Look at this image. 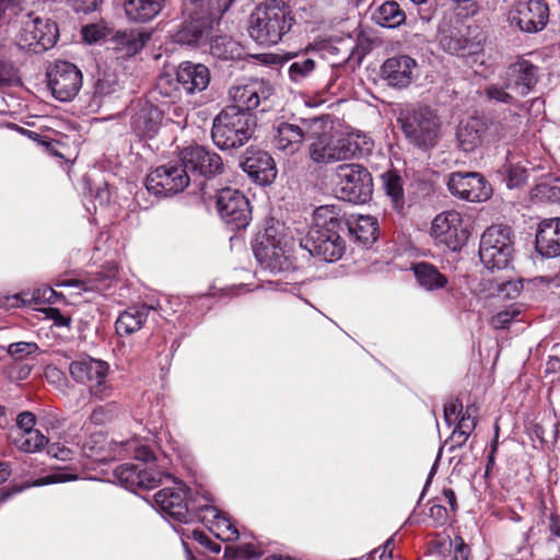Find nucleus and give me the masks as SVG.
Returning <instances> with one entry per match:
<instances>
[{"instance_id": "b1692460", "label": "nucleus", "mask_w": 560, "mask_h": 560, "mask_svg": "<svg viewBox=\"0 0 560 560\" xmlns=\"http://www.w3.org/2000/svg\"><path fill=\"white\" fill-rule=\"evenodd\" d=\"M323 131L320 128H316L315 131H318L312 139H316L310 145V158L315 163L328 164L338 161H343L346 159L345 151L347 149L343 148V143L341 138L336 140L331 139L327 136V121L325 120V127H323Z\"/></svg>"}, {"instance_id": "a19ab883", "label": "nucleus", "mask_w": 560, "mask_h": 560, "mask_svg": "<svg viewBox=\"0 0 560 560\" xmlns=\"http://www.w3.org/2000/svg\"><path fill=\"white\" fill-rule=\"evenodd\" d=\"M343 148L347 149L345 151L346 159H351L354 156H365L369 155L374 147V142L371 137L363 132H351L347 137H341Z\"/></svg>"}, {"instance_id": "c85d7f7f", "label": "nucleus", "mask_w": 560, "mask_h": 560, "mask_svg": "<svg viewBox=\"0 0 560 560\" xmlns=\"http://www.w3.org/2000/svg\"><path fill=\"white\" fill-rule=\"evenodd\" d=\"M536 248L548 258L560 256V218L546 219L539 223Z\"/></svg>"}, {"instance_id": "13d9d810", "label": "nucleus", "mask_w": 560, "mask_h": 560, "mask_svg": "<svg viewBox=\"0 0 560 560\" xmlns=\"http://www.w3.org/2000/svg\"><path fill=\"white\" fill-rule=\"evenodd\" d=\"M47 454L54 458L67 462L73 458L74 452L61 443H51L47 447Z\"/></svg>"}, {"instance_id": "20e7f679", "label": "nucleus", "mask_w": 560, "mask_h": 560, "mask_svg": "<svg viewBox=\"0 0 560 560\" xmlns=\"http://www.w3.org/2000/svg\"><path fill=\"white\" fill-rule=\"evenodd\" d=\"M256 118L252 113L225 107L213 119L211 138L221 150L243 147L253 136Z\"/></svg>"}, {"instance_id": "37998d69", "label": "nucleus", "mask_w": 560, "mask_h": 560, "mask_svg": "<svg viewBox=\"0 0 560 560\" xmlns=\"http://www.w3.org/2000/svg\"><path fill=\"white\" fill-rule=\"evenodd\" d=\"M326 51L331 55L342 52L340 59L332 60L334 66L347 62L351 59L360 63L364 56V54L358 47L351 45L350 42H341L340 47L330 45L326 48Z\"/></svg>"}, {"instance_id": "39448f33", "label": "nucleus", "mask_w": 560, "mask_h": 560, "mask_svg": "<svg viewBox=\"0 0 560 560\" xmlns=\"http://www.w3.org/2000/svg\"><path fill=\"white\" fill-rule=\"evenodd\" d=\"M472 28L464 23L455 25H443L439 31V46L450 55L463 58L470 68L485 63V52L481 39L474 33Z\"/></svg>"}, {"instance_id": "4d7b16f0", "label": "nucleus", "mask_w": 560, "mask_h": 560, "mask_svg": "<svg viewBox=\"0 0 560 560\" xmlns=\"http://www.w3.org/2000/svg\"><path fill=\"white\" fill-rule=\"evenodd\" d=\"M497 294L494 295L495 299L502 300L504 298L514 299L516 298L522 289V282H497Z\"/></svg>"}, {"instance_id": "c9c22d12", "label": "nucleus", "mask_w": 560, "mask_h": 560, "mask_svg": "<svg viewBox=\"0 0 560 560\" xmlns=\"http://www.w3.org/2000/svg\"><path fill=\"white\" fill-rule=\"evenodd\" d=\"M209 49L213 57L222 60H241L245 54L244 47L226 35L212 38Z\"/></svg>"}, {"instance_id": "dca6fc26", "label": "nucleus", "mask_w": 560, "mask_h": 560, "mask_svg": "<svg viewBox=\"0 0 560 560\" xmlns=\"http://www.w3.org/2000/svg\"><path fill=\"white\" fill-rule=\"evenodd\" d=\"M431 234L438 243L453 252L460 249L469 237L462 214L455 210L438 214L432 222Z\"/></svg>"}, {"instance_id": "8fccbe9b", "label": "nucleus", "mask_w": 560, "mask_h": 560, "mask_svg": "<svg viewBox=\"0 0 560 560\" xmlns=\"http://www.w3.org/2000/svg\"><path fill=\"white\" fill-rule=\"evenodd\" d=\"M120 411V406L116 401H110L106 405L100 406L95 408L90 419L95 424H103L109 420H112L114 417H116Z\"/></svg>"}, {"instance_id": "bb28decb", "label": "nucleus", "mask_w": 560, "mask_h": 560, "mask_svg": "<svg viewBox=\"0 0 560 560\" xmlns=\"http://www.w3.org/2000/svg\"><path fill=\"white\" fill-rule=\"evenodd\" d=\"M211 21L206 15L190 13L189 21H185L182 27L173 34L175 43L182 45H200L210 34Z\"/></svg>"}, {"instance_id": "412c9836", "label": "nucleus", "mask_w": 560, "mask_h": 560, "mask_svg": "<svg viewBox=\"0 0 560 560\" xmlns=\"http://www.w3.org/2000/svg\"><path fill=\"white\" fill-rule=\"evenodd\" d=\"M506 89L520 97L532 93L539 80V69L525 58H518L505 70Z\"/></svg>"}, {"instance_id": "6ab92c4d", "label": "nucleus", "mask_w": 560, "mask_h": 560, "mask_svg": "<svg viewBox=\"0 0 560 560\" xmlns=\"http://www.w3.org/2000/svg\"><path fill=\"white\" fill-rule=\"evenodd\" d=\"M217 208L220 217L234 229L248 225L250 220L249 202L236 189L224 188L217 196Z\"/></svg>"}, {"instance_id": "338daca9", "label": "nucleus", "mask_w": 560, "mask_h": 560, "mask_svg": "<svg viewBox=\"0 0 560 560\" xmlns=\"http://www.w3.org/2000/svg\"><path fill=\"white\" fill-rule=\"evenodd\" d=\"M234 557L240 559H252L257 558L260 551L253 544H244L236 546L233 549Z\"/></svg>"}, {"instance_id": "4be33fe9", "label": "nucleus", "mask_w": 560, "mask_h": 560, "mask_svg": "<svg viewBox=\"0 0 560 560\" xmlns=\"http://www.w3.org/2000/svg\"><path fill=\"white\" fill-rule=\"evenodd\" d=\"M229 94L233 101L230 107L250 113L271 96L272 88L262 80H255L245 85L232 86Z\"/></svg>"}, {"instance_id": "052dcab7", "label": "nucleus", "mask_w": 560, "mask_h": 560, "mask_svg": "<svg viewBox=\"0 0 560 560\" xmlns=\"http://www.w3.org/2000/svg\"><path fill=\"white\" fill-rule=\"evenodd\" d=\"M455 424L456 429L470 435L477 424L476 417L474 416V412H471V409L467 408Z\"/></svg>"}, {"instance_id": "58836bf2", "label": "nucleus", "mask_w": 560, "mask_h": 560, "mask_svg": "<svg viewBox=\"0 0 560 560\" xmlns=\"http://www.w3.org/2000/svg\"><path fill=\"white\" fill-rule=\"evenodd\" d=\"M373 20L383 27L394 28L405 22L406 14L396 1H385L374 11Z\"/></svg>"}, {"instance_id": "a878e982", "label": "nucleus", "mask_w": 560, "mask_h": 560, "mask_svg": "<svg viewBox=\"0 0 560 560\" xmlns=\"http://www.w3.org/2000/svg\"><path fill=\"white\" fill-rule=\"evenodd\" d=\"M202 504L199 505L200 518L208 528L221 540L233 541L240 537L238 529L215 506L209 505V498L206 494L201 495Z\"/></svg>"}, {"instance_id": "1a4fd4ad", "label": "nucleus", "mask_w": 560, "mask_h": 560, "mask_svg": "<svg viewBox=\"0 0 560 560\" xmlns=\"http://www.w3.org/2000/svg\"><path fill=\"white\" fill-rule=\"evenodd\" d=\"M285 246L280 228L271 224L258 233L253 250L261 268L278 273L290 267Z\"/></svg>"}, {"instance_id": "aec40b11", "label": "nucleus", "mask_w": 560, "mask_h": 560, "mask_svg": "<svg viewBox=\"0 0 560 560\" xmlns=\"http://www.w3.org/2000/svg\"><path fill=\"white\" fill-rule=\"evenodd\" d=\"M184 166L191 176L213 177L223 172L221 156L201 145H190L180 152Z\"/></svg>"}, {"instance_id": "6e6552de", "label": "nucleus", "mask_w": 560, "mask_h": 560, "mask_svg": "<svg viewBox=\"0 0 560 560\" xmlns=\"http://www.w3.org/2000/svg\"><path fill=\"white\" fill-rule=\"evenodd\" d=\"M18 44L21 48L35 54L52 48L59 37L56 22L35 12H24L19 19Z\"/></svg>"}, {"instance_id": "a211bd4d", "label": "nucleus", "mask_w": 560, "mask_h": 560, "mask_svg": "<svg viewBox=\"0 0 560 560\" xmlns=\"http://www.w3.org/2000/svg\"><path fill=\"white\" fill-rule=\"evenodd\" d=\"M450 192L463 200L482 202L492 195L491 185L476 172H454L448 176Z\"/></svg>"}, {"instance_id": "4c0bfd02", "label": "nucleus", "mask_w": 560, "mask_h": 560, "mask_svg": "<svg viewBox=\"0 0 560 560\" xmlns=\"http://www.w3.org/2000/svg\"><path fill=\"white\" fill-rule=\"evenodd\" d=\"M383 189L386 196L392 200L396 209H400L405 203L404 178L396 170H389L381 175Z\"/></svg>"}, {"instance_id": "c03bdc74", "label": "nucleus", "mask_w": 560, "mask_h": 560, "mask_svg": "<svg viewBox=\"0 0 560 560\" xmlns=\"http://www.w3.org/2000/svg\"><path fill=\"white\" fill-rule=\"evenodd\" d=\"M18 81V70L8 58L4 47L0 45V88L12 85Z\"/></svg>"}, {"instance_id": "9d476101", "label": "nucleus", "mask_w": 560, "mask_h": 560, "mask_svg": "<svg viewBox=\"0 0 560 560\" xmlns=\"http://www.w3.org/2000/svg\"><path fill=\"white\" fill-rule=\"evenodd\" d=\"M338 197L353 203H364L373 192V180L369 171L359 164H341L335 172Z\"/></svg>"}, {"instance_id": "f704fd0d", "label": "nucleus", "mask_w": 560, "mask_h": 560, "mask_svg": "<svg viewBox=\"0 0 560 560\" xmlns=\"http://www.w3.org/2000/svg\"><path fill=\"white\" fill-rule=\"evenodd\" d=\"M55 296V291L48 285L36 289L33 292H21L10 296H5L3 306L7 308L30 306L38 307L44 303H49Z\"/></svg>"}, {"instance_id": "ea45409f", "label": "nucleus", "mask_w": 560, "mask_h": 560, "mask_svg": "<svg viewBox=\"0 0 560 560\" xmlns=\"http://www.w3.org/2000/svg\"><path fill=\"white\" fill-rule=\"evenodd\" d=\"M12 443L22 452L34 453L40 451L48 443V439L39 431H12Z\"/></svg>"}, {"instance_id": "393cba45", "label": "nucleus", "mask_w": 560, "mask_h": 560, "mask_svg": "<svg viewBox=\"0 0 560 560\" xmlns=\"http://www.w3.org/2000/svg\"><path fill=\"white\" fill-rule=\"evenodd\" d=\"M210 71L202 63L182 62L176 70V83L187 96L205 91L210 83Z\"/></svg>"}, {"instance_id": "7c9ffc66", "label": "nucleus", "mask_w": 560, "mask_h": 560, "mask_svg": "<svg viewBox=\"0 0 560 560\" xmlns=\"http://www.w3.org/2000/svg\"><path fill=\"white\" fill-rule=\"evenodd\" d=\"M150 37V33L142 31H119L110 39L112 48L119 54V57H133L143 49Z\"/></svg>"}, {"instance_id": "09e8293b", "label": "nucleus", "mask_w": 560, "mask_h": 560, "mask_svg": "<svg viewBox=\"0 0 560 560\" xmlns=\"http://www.w3.org/2000/svg\"><path fill=\"white\" fill-rule=\"evenodd\" d=\"M112 33V28L105 22L88 24L82 27V38L88 44L98 43Z\"/></svg>"}, {"instance_id": "79ce46f5", "label": "nucleus", "mask_w": 560, "mask_h": 560, "mask_svg": "<svg viewBox=\"0 0 560 560\" xmlns=\"http://www.w3.org/2000/svg\"><path fill=\"white\" fill-rule=\"evenodd\" d=\"M293 57L296 59L289 67V77L291 81L301 83L313 73L316 68V61L306 55H291V58Z\"/></svg>"}, {"instance_id": "f03ea898", "label": "nucleus", "mask_w": 560, "mask_h": 560, "mask_svg": "<svg viewBox=\"0 0 560 560\" xmlns=\"http://www.w3.org/2000/svg\"><path fill=\"white\" fill-rule=\"evenodd\" d=\"M295 16L283 0H265L257 4L248 18V34L259 45L273 46L290 33Z\"/></svg>"}, {"instance_id": "de8ad7c7", "label": "nucleus", "mask_w": 560, "mask_h": 560, "mask_svg": "<svg viewBox=\"0 0 560 560\" xmlns=\"http://www.w3.org/2000/svg\"><path fill=\"white\" fill-rule=\"evenodd\" d=\"M485 94L488 100L504 104H515L518 100L517 95H515L512 91L506 89V80H504V85H500L497 83L489 84L485 89Z\"/></svg>"}, {"instance_id": "7ed1b4c3", "label": "nucleus", "mask_w": 560, "mask_h": 560, "mask_svg": "<svg viewBox=\"0 0 560 560\" xmlns=\"http://www.w3.org/2000/svg\"><path fill=\"white\" fill-rule=\"evenodd\" d=\"M120 448L124 456L139 460L137 464H121L115 469L114 475L122 487L136 491L159 486L163 474L150 463L153 459V454L148 446L141 444L138 439H131L121 442Z\"/></svg>"}, {"instance_id": "864d4df0", "label": "nucleus", "mask_w": 560, "mask_h": 560, "mask_svg": "<svg viewBox=\"0 0 560 560\" xmlns=\"http://www.w3.org/2000/svg\"><path fill=\"white\" fill-rule=\"evenodd\" d=\"M105 444V436L103 433L92 434L83 444V453L85 456L95 458L96 460H103L104 457H100Z\"/></svg>"}, {"instance_id": "72a5a7b5", "label": "nucleus", "mask_w": 560, "mask_h": 560, "mask_svg": "<svg viewBox=\"0 0 560 560\" xmlns=\"http://www.w3.org/2000/svg\"><path fill=\"white\" fill-rule=\"evenodd\" d=\"M165 0H126L124 11L133 23L152 21L163 9Z\"/></svg>"}, {"instance_id": "a18cd8bd", "label": "nucleus", "mask_w": 560, "mask_h": 560, "mask_svg": "<svg viewBox=\"0 0 560 560\" xmlns=\"http://www.w3.org/2000/svg\"><path fill=\"white\" fill-rule=\"evenodd\" d=\"M156 91L160 95L168 97L172 102L180 100L184 94L179 84L176 83V75L173 78L170 74H164L159 78Z\"/></svg>"}, {"instance_id": "69168bd1", "label": "nucleus", "mask_w": 560, "mask_h": 560, "mask_svg": "<svg viewBox=\"0 0 560 560\" xmlns=\"http://www.w3.org/2000/svg\"><path fill=\"white\" fill-rule=\"evenodd\" d=\"M254 58L262 65L279 66L291 59V55H279V54H259Z\"/></svg>"}, {"instance_id": "3c124183", "label": "nucleus", "mask_w": 560, "mask_h": 560, "mask_svg": "<svg viewBox=\"0 0 560 560\" xmlns=\"http://www.w3.org/2000/svg\"><path fill=\"white\" fill-rule=\"evenodd\" d=\"M521 313V307L516 304L509 305L505 310L498 312L490 319V325L494 329L508 328L509 324Z\"/></svg>"}, {"instance_id": "0e129e2a", "label": "nucleus", "mask_w": 560, "mask_h": 560, "mask_svg": "<svg viewBox=\"0 0 560 560\" xmlns=\"http://www.w3.org/2000/svg\"><path fill=\"white\" fill-rule=\"evenodd\" d=\"M36 423L35 415L30 411L21 412L16 417V429L13 431H33Z\"/></svg>"}, {"instance_id": "774afa93", "label": "nucleus", "mask_w": 560, "mask_h": 560, "mask_svg": "<svg viewBox=\"0 0 560 560\" xmlns=\"http://www.w3.org/2000/svg\"><path fill=\"white\" fill-rule=\"evenodd\" d=\"M430 517L438 524L443 525L447 521L448 512L445 506L441 504H433L430 510Z\"/></svg>"}, {"instance_id": "4468645a", "label": "nucleus", "mask_w": 560, "mask_h": 560, "mask_svg": "<svg viewBox=\"0 0 560 560\" xmlns=\"http://www.w3.org/2000/svg\"><path fill=\"white\" fill-rule=\"evenodd\" d=\"M325 127V119L316 117L304 119L301 124L282 121L275 127L273 147L284 155H293L298 152L305 139H312L318 131L316 128Z\"/></svg>"}, {"instance_id": "f3484780", "label": "nucleus", "mask_w": 560, "mask_h": 560, "mask_svg": "<svg viewBox=\"0 0 560 560\" xmlns=\"http://www.w3.org/2000/svg\"><path fill=\"white\" fill-rule=\"evenodd\" d=\"M511 26L525 33L542 31L549 20V8L545 0H528L517 2L509 12Z\"/></svg>"}, {"instance_id": "5fc2aeb1", "label": "nucleus", "mask_w": 560, "mask_h": 560, "mask_svg": "<svg viewBox=\"0 0 560 560\" xmlns=\"http://www.w3.org/2000/svg\"><path fill=\"white\" fill-rule=\"evenodd\" d=\"M37 350V343L26 341L13 342L7 347V352L16 360H21L30 354H33Z\"/></svg>"}, {"instance_id": "ddd939ff", "label": "nucleus", "mask_w": 560, "mask_h": 560, "mask_svg": "<svg viewBox=\"0 0 560 560\" xmlns=\"http://www.w3.org/2000/svg\"><path fill=\"white\" fill-rule=\"evenodd\" d=\"M190 183V175L179 156L177 161L154 168L145 179L147 190L156 197H168L183 191Z\"/></svg>"}, {"instance_id": "5701e85b", "label": "nucleus", "mask_w": 560, "mask_h": 560, "mask_svg": "<svg viewBox=\"0 0 560 560\" xmlns=\"http://www.w3.org/2000/svg\"><path fill=\"white\" fill-rule=\"evenodd\" d=\"M418 69L417 61L407 56L399 55L385 60L381 72L388 85L404 89L411 84Z\"/></svg>"}, {"instance_id": "9b49d317", "label": "nucleus", "mask_w": 560, "mask_h": 560, "mask_svg": "<svg viewBox=\"0 0 560 560\" xmlns=\"http://www.w3.org/2000/svg\"><path fill=\"white\" fill-rule=\"evenodd\" d=\"M401 127L411 143L422 149H430L438 142L441 122L433 110L419 107L404 116Z\"/></svg>"}, {"instance_id": "e433bc0d", "label": "nucleus", "mask_w": 560, "mask_h": 560, "mask_svg": "<svg viewBox=\"0 0 560 560\" xmlns=\"http://www.w3.org/2000/svg\"><path fill=\"white\" fill-rule=\"evenodd\" d=\"M349 233L363 245L372 244L377 238V222L371 215H360L353 222L345 223Z\"/></svg>"}, {"instance_id": "423d86ee", "label": "nucleus", "mask_w": 560, "mask_h": 560, "mask_svg": "<svg viewBox=\"0 0 560 560\" xmlns=\"http://www.w3.org/2000/svg\"><path fill=\"white\" fill-rule=\"evenodd\" d=\"M514 253L512 229L508 225H492L481 235L479 257L490 271L509 268Z\"/></svg>"}, {"instance_id": "49530a36", "label": "nucleus", "mask_w": 560, "mask_h": 560, "mask_svg": "<svg viewBox=\"0 0 560 560\" xmlns=\"http://www.w3.org/2000/svg\"><path fill=\"white\" fill-rule=\"evenodd\" d=\"M406 271L411 272L416 280H447L434 265L425 261L411 264Z\"/></svg>"}, {"instance_id": "6e6d98bb", "label": "nucleus", "mask_w": 560, "mask_h": 560, "mask_svg": "<svg viewBox=\"0 0 560 560\" xmlns=\"http://www.w3.org/2000/svg\"><path fill=\"white\" fill-rule=\"evenodd\" d=\"M464 412L463 404L457 398H451L444 404V420L448 427L455 424Z\"/></svg>"}, {"instance_id": "603ef678", "label": "nucleus", "mask_w": 560, "mask_h": 560, "mask_svg": "<svg viewBox=\"0 0 560 560\" xmlns=\"http://www.w3.org/2000/svg\"><path fill=\"white\" fill-rule=\"evenodd\" d=\"M506 173V186L509 188H517L526 183L528 173L527 170L521 165L509 164L505 167Z\"/></svg>"}, {"instance_id": "e2e57ef3", "label": "nucleus", "mask_w": 560, "mask_h": 560, "mask_svg": "<svg viewBox=\"0 0 560 560\" xmlns=\"http://www.w3.org/2000/svg\"><path fill=\"white\" fill-rule=\"evenodd\" d=\"M7 12H11L20 19L21 14L24 13L21 0H0V21Z\"/></svg>"}, {"instance_id": "c756f323", "label": "nucleus", "mask_w": 560, "mask_h": 560, "mask_svg": "<svg viewBox=\"0 0 560 560\" xmlns=\"http://www.w3.org/2000/svg\"><path fill=\"white\" fill-rule=\"evenodd\" d=\"M243 168L259 185L271 184L277 176L273 159L264 151L248 156L243 163Z\"/></svg>"}, {"instance_id": "bf43d9fd", "label": "nucleus", "mask_w": 560, "mask_h": 560, "mask_svg": "<svg viewBox=\"0 0 560 560\" xmlns=\"http://www.w3.org/2000/svg\"><path fill=\"white\" fill-rule=\"evenodd\" d=\"M456 3V13L462 18L475 15L479 10V0H453Z\"/></svg>"}, {"instance_id": "2f4dec72", "label": "nucleus", "mask_w": 560, "mask_h": 560, "mask_svg": "<svg viewBox=\"0 0 560 560\" xmlns=\"http://www.w3.org/2000/svg\"><path fill=\"white\" fill-rule=\"evenodd\" d=\"M162 121V112L152 104L145 103L131 118L132 130L141 138H152Z\"/></svg>"}, {"instance_id": "0eeeda50", "label": "nucleus", "mask_w": 560, "mask_h": 560, "mask_svg": "<svg viewBox=\"0 0 560 560\" xmlns=\"http://www.w3.org/2000/svg\"><path fill=\"white\" fill-rule=\"evenodd\" d=\"M109 364L90 355H80L69 364L72 380L88 387L91 397L105 400L113 395V385L108 381Z\"/></svg>"}, {"instance_id": "cd10ccee", "label": "nucleus", "mask_w": 560, "mask_h": 560, "mask_svg": "<svg viewBox=\"0 0 560 560\" xmlns=\"http://www.w3.org/2000/svg\"><path fill=\"white\" fill-rule=\"evenodd\" d=\"M487 131L486 122L478 117L463 119L456 129L458 148L464 152H474L481 147Z\"/></svg>"}, {"instance_id": "f8f14e48", "label": "nucleus", "mask_w": 560, "mask_h": 560, "mask_svg": "<svg viewBox=\"0 0 560 560\" xmlns=\"http://www.w3.org/2000/svg\"><path fill=\"white\" fill-rule=\"evenodd\" d=\"M201 501V498L188 495V489L182 483L164 488L154 494L156 508L180 523H189L194 518L195 512L199 511V505L202 504Z\"/></svg>"}, {"instance_id": "2eb2a0df", "label": "nucleus", "mask_w": 560, "mask_h": 560, "mask_svg": "<svg viewBox=\"0 0 560 560\" xmlns=\"http://www.w3.org/2000/svg\"><path fill=\"white\" fill-rule=\"evenodd\" d=\"M47 84L56 100L69 102L82 86V72L71 62L58 60L47 71Z\"/></svg>"}, {"instance_id": "680f3d73", "label": "nucleus", "mask_w": 560, "mask_h": 560, "mask_svg": "<svg viewBox=\"0 0 560 560\" xmlns=\"http://www.w3.org/2000/svg\"><path fill=\"white\" fill-rule=\"evenodd\" d=\"M102 0H67V4L75 12L89 13L97 9Z\"/></svg>"}, {"instance_id": "f257e3e1", "label": "nucleus", "mask_w": 560, "mask_h": 560, "mask_svg": "<svg viewBox=\"0 0 560 560\" xmlns=\"http://www.w3.org/2000/svg\"><path fill=\"white\" fill-rule=\"evenodd\" d=\"M345 222L336 206L327 205L315 209L313 224L300 240V246L310 255L327 262L339 260L346 252V241L341 236Z\"/></svg>"}, {"instance_id": "473e14b6", "label": "nucleus", "mask_w": 560, "mask_h": 560, "mask_svg": "<svg viewBox=\"0 0 560 560\" xmlns=\"http://www.w3.org/2000/svg\"><path fill=\"white\" fill-rule=\"evenodd\" d=\"M154 310V306L147 304L133 305L119 314L115 328L119 336L131 335L140 330L147 322L149 312Z\"/></svg>"}]
</instances>
